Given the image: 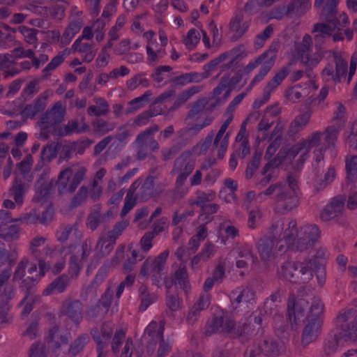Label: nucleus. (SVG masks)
<instances>
[{"label": "nucleus", "instance_id": "1", "mask_svg": "<svg viewBox=\"0 0 357 357\" xmlns=\"http://www.w3.org/2000/svg\"><path fill=\"white\" fill-rule=\"evenodd\" d=\"M296 226V220H291L284 232L282 239L288 246L294 244L298 251H303L318 240L320 230L315 225L304 226L300 230L297 229Z\"/></svg>", "mask_w": 357, "mask_h": 357}, {"label": "nucleus", "instance_id": "2", "mask_svg": "<svg viewBox=\"0 0 357 357\" xmlns=\"http://www.w3.org/2000/svg\"><path fill=\"white\" fill-rule=\"evenodd\" d=\"M280 277L295 284H307L313 278L311 269L307 268L305 262H295L287 257L278 270Z\"/></svg>", "mask_w": 357, "mask_h": 357}, {"label": "nucleus", "instance_id": "3", "mask_svg": "<svg viewBox=\"0 0 357 357\" xmlns=\"http://www.w3.org/2000/svg\"><path fill=\"white\" fill-rule=\"evenodd\" d=\"M336 326L340 337L345 342H357V309L348 308L340 312Z\"/></svg>", "mask_w": 357, "mask_h": 357}, {"label": "nucleus", "instance_id": "4", "mask_svg": "<svg viewBox=\"0 0 357 357\" xmlns=\"http://www.w3.org/2000/svg\"><path fill=\"white\" fill-rule=\"evenodd\" d=\"M84 167L79 168L74 174L72 167H67L61 171L56 181V185H58V191L59 194H63L66 191L73 193L75 191L81 181L84 178L86 174Z\"/></svg>", "mask_w": 357, "mask_h": 357}, {"label": "nucleus", "instance_id": "5", "mask_svg": "<svg viewBox=\"0 0 357 357\" xmlns=\"http://www.w3.org/2000/svg\"><path fill=\"white\" fill-rule=\"evenodd\" d=\"M288 189H284L278 193L275 197L278 209L282 213H287L296 208L298 204V198L296 195L297 181L292 176L287 177Z\"/></svg>", "mask_w": 357, "mask_h": 357}, {"label": "nucleus", "instance_id": "6", "mask_svg": "<svg viewBox=\"0 0 357 357\" xmlns=\"http://www.w3.org/2000/svg\"><path fill=\"white\" fill-rule=\"evenodd\" d=\"M65 113L66 110L63 107L62 104L60 102H57L51 109H47L42 115L38 124L43 130H46L51 127H56L63 120Z\"/></svg>", "mask_w": 357, "mask_h": 357}, {"label": "nucleus", "instance_id": "7", "mask_svg": "<svg viewBox=\"0 0 357 357\" xmlns=\"http://www.w3.org/2000/svg\"><path fill=\"white\" fill-rule=\"evenodd\" d=\"M326 253L324 249H319L312 259L305 261L307 268L312 270V274L315 273L318 283L321 287L324 285L326 281Z\"/></svg>", "mask_w": 357, "mask_h": 357}, {"label": "nucleus", "instance_id": "8", "mask_svg": "<svg viewBox=\"0 0 357 357\" xmlns=\"http://www.w3.org/2000/svg\"><path fill=\"white\" fill-rule=\"evenodd\" d=\"M322 320L321 318H306V324L301 335V344L306 347L315 342L321 333Z\"/></svg>", "mask_w": 357, "mask_h": 357}, {"label": "nucleus", "instance_id": "9", "mask_svg": "<svg viewBox=\"0 0 357 357\" xmlns=\"http://www.w3.org/2000/svg\"><path fill=\"white\" fill-rule=\"evenodd\" d=\"M307 302L305 300L296 301L294 297L289 299L287 303V322L290 324L291 330L295 331L296 326L304 317V305H307Z\"/></svg>", "mask_w": 357, "mask_h": 357}, {"label": "nucleus", "instance_id": "10", "mask_svg": "<svg viewBox=\"0 0 357 357\" xmlns=\"http://www.w3.org/2000/svg\"><path fill=\"white\" fill-rule=\"evenodd\" d=\"M258 348L266 357H278L284 351V342L273 337H264L259 342Z\"/></svg>", "mask_w": 357, "mask_h": 357}, {"label": "nucleus", "instance_id": "11", "mask_svg": "<svg viewBox=\"0 0 357 357\" xmlns=\"http://www.w3.org/2000/svg\"><path fill=\"white\" fill-rule=\"evenodd\" d=\"M61 314L66 315L75 325L83 318V305L79 300L66 299L63 302Z\"/></svg>", "mask_w": 357, "mask_h": 357}, {"label": "nucleus", "instance_id": "12", "mask_svg": "<svg viewBox=\"0 0 357 357\" xmlns=\"http://www.w3.org/2000/svg\"><path fill=\"white\" fill-rule=\"evenodd\" d=\"M346 197L338 195L335 197L328 204L321 214V218L324 221H328L342 214L344 208Z\"/></svg>", "mask_w": 357, "mask_h": 357}, {"label": "nucleus", "instance_id": "13", "mask_svg": "<svg viewBox=\"0 0 357 357\" xmlns=\"http://www.w3.org/2000/svg\"><path fill=\"white\" fill-rule=\"evenodd\" d=\"M47 98L46 95L40 94L33 104L26 105L21 112L22 118L33 119L37 114L43 112L47 106Z\"/></svg>", "mask_w": 357, "mask_h": 357}, {"label": "nucleus", "instance_id": "14", "mask_svg": "<svg viewBox=\"0 0 357 357\" xmlns=\"http://www.w3.org/2000/svg\"><path fill=\"white\" fill-rule=\"evenodd\" d=\"M70 284V278L68 275L62 274L56 277L50 283L43 291V295L48 296L53 294H61L66 291Z\"/></svg>", "mask_w": 357, "mask_h": 357}, {"label": "nucleus", "instance_id": "15", "mask_svg": "<svg viewBox=\"0 0 357 357\" xmlns=\"http://www.w3.org/2000/svg\"><path fill=\"white\" fill-rule=\"evenodd\" d=\"M159 130L157 125H153L147 128L145 131L139 133L136 138L135 142L138 144L137 159L139 160H144L147 156L146 145L145 144L147 137Z\"/></svg>", "mask_w": 357, "mask_h": 357}, {"label": "nucleus", "instance_id": "16", "mask_svg": "<svg viewBox=\"0 0 357 357\" xmlns=\"http://www.w3.org/2000/svg\"><path fill=\"white\" fill-rule=\"evenodd\" d=\"M15 294V289L14 287H6L4 289L5 297L2 298L0 301V324L6 323L8 321V312L11 308L10 301L14 298Z\"/></svg>", "mask_w": 357, "mask_h": 357}, {"label": "nucleus", "instance_id": "17", "mask_svg": "<svg viewBox=\"0 0 357 357\" xmlns=\"http://www.w3.org/2000/svg\"><path fill=\"white\" fill-rule=\"evenodd\" d=\"M243 77V73L241 70L236 71L234 76L230 78L229 73L224 75L218 84V86L213 89V93L214 96H217L221 94L228 86L234 87L235 85L238 84Z\"/></svg>", "mask_w": 357, "mask_h": 357}, {"label": "nucleus", "instance_id": "18", "mask_svg": "<svg viewBox=\"0 0 357 357\" xmlns=\"http://www.w3.org/2000/svg\"><path fill=\"white\" fill-rule=\"evenodd\" d=\"M275 236H264L257 243V249L261 258L266 261L268 260L272 255L273 248L277 241Z\"/></svg>", "mask_w": 357, "mask_h": 357}, {"label": "nucleus", "instance_id": "19", "mask_svg": "<svg viewBox=\"0 0 357 357\" xmlns=\"http://www.w3.org/2000/svg\"><path fill=\"white\" fill-rule=\"evenodd\" d=\"M56 183L54 179H51L47 183H36V196L34 199L37 202H46L52 192L54 190Z\"/></svg>", "mask_w": 357, "mask_h": 357}, {"label": "nucleus", "instance_id": "20", "mask_svg": "<svg viewBox=\"0 0 357 357\" xmlns=\"http://www.w3.org/2000/svg\"><path fill=\"white\" fill-rule=\"evenodd\" d=\"M243 15L241 13L236 14L229 22V29L231 31L235 32L231 37L233 41H236L240 39L242 36L248 31L249 25L247 22L243 23L242 25Z\"/></svg>", "mask_w": 357, "mask_h": 357}, {"label": "nucleus", "instance_id": "21", "mask_svg": "<svg viewBox=\"0 0 357 357\" xmlns=\"http://www.w3.org/2000/svg\"><path fill=\"white\" fill-rule=\"evenodd\" d=\"M172 276L174 280V285H179L186 294L190 291V286L185 265L181 264Z\"/></svg>", "mask_w": 357, "mask_h": 357}, {"label": "nucleus", "instance_id": "22", "mask_svg": "<svg viewBox=\"0 0 357 357\" xmlns=\"http://www.w3.org/2000/svg\"><path fill=\"white\" fill-rule=\"evenodd\" d=\"M311 116V113L305 112L298 116L290 123L288 130V135L290 137L294 136L307 124Z\"/></svg>", "mask_w": 357, "mask_h": 357}, {"label": "nucleus", "instance_id": "23", "mask_svg": "<svg viewBox=\"0 0 357 357\" xmlns=\"http://www.w3.org/2000/svg\"><path fill=\"white\" fill-rule=\"evenodd\" d=\"M139 298L141 301V303L139 306V310L140 312L145 311L149 305L153 303L158 298V296L154 293H150L148 291V287L142 284L139 288Z\"/></svg>", "mask_w": 357, "mask_h": 357}, {"label": "nucleus", "instance_id": "24", "mask_svg": "<svg viewBox=\"0 0 357 357\" xmlns=\"http://www.w3.org/2000/svg\"><path fill=\"white\" fill-rule=\"evenodd\" d=\"M333 56L335 63V75L333 80L335 82H340L342 77L347 70V61L338 52H333Z\"/></svg>", "mask_w": 357, "mask_h": 357}, {"label": "nucleus", "instance_id": "25", "mask_svg": "<svg viewBox=\"0 0 357 357\" xmlns=\"http://www.w3.org/2000/svg\"><path fill=\"white\" fill-rule=\"evenodd\" d=\"M90 337L86 333L79 335L70 344L68 349V354L76 356L80 353L86 345L89 342Z\"/></svg>", "mask_w": 357, "mask_h": 357}, {"label": "nucleus", "instance_id": "26", "mask_svg": "<svg viewBox=\"0 0 357 357\" xmlns=\"http://www.w3.org/2000/svg\"><path fill=\"white\" fill-rule=\"evenodd\" d=\"M155 177L149 176L145 179L140 188L139 198L142 201H147L154 195Z\"/></svg>", "mask_w": 357, "mask_h": 357}, {"label": "nucleus", "instance_id": "27", "mask_svg": "<svg viewBox=\"0 0 357 357\" xmlns=\"http://www.w3.org/2000/svg\"><path fill=\"white\" fill-rule=\"evenodd\" d=\"M25 194L24 183L22 180L16 177L13 181V186L10 189V196L13 197L17 205L23 203V197Z\"/></svg>", "mask_w": 357, "mask_h": 357}, {"label": "nucleus", "instance_id": "28", "mask_svg": "<svg viewBox=\"0 0 357 357\" xmlns=\"http://www.w3.org/2000/svg\"><path fill=\"white\" fill-rule=\"evenodd\" d=\"M20 228L18 225H12L0 227V238L5 241H13L19 238Z\"/></svg>", "mask_w": 357, "mask_h": 357}, {"label": "nucleus", "instance_id": "29", "mask_svg": "<svg viewBox=\"0 0 357 357\" xmlns=\"http://www.w3.org/2000/svg\"><path fill=\"white\" fill-rule=\"evenodd\" d=\"M169 256V251L167 250L161 252L154 259L149 260V269L150 273H162L165 268V264Z\"/></svg>", "mask_w": 357, "mask_h": 357}, {"label": "nucleus", "instance_id": "30", "mask_svg": "<svg viewBox=\"0 0 357 357\" xmlns=\"http://www.w3.org/2000/svg\"><path fill=\"white\" fill-rule=\"evenodd\" d=\"M204 79V76L201 73L191 72L176 76L172 79V82L178 85H185L191 82H199Z\"/></svg>", "mask_w": 357, "mask_h": 357}, {"label": "nucleus", "instance_id": "31", "mask_svg": "<svg viewBox=\"0 0 357 357\" xmlns=\"http://www.w3.org/2000/svg\"><path fill=\"white\" fill-rule=\"evenodd\" d=\"M116 240L109 235L102 234L100 236L97 243V248L100 246V252L102 256L108 255L113 250Z\"/></svg>", "mask_w": 357, "mask_h": 357}, {"label": "nucleus", "instance_id": "32", "mask_svg": "<svg viewBox=\"0 0 357 357\" xmlns=\"http://www.w3.org/2000/svg\"><path fill=\"white\" fill-rule=\"evenodd\" d=\"M310 8V0H294L288 5V12L291 15L295 13L297 15H301Z\"/></svg>", "mask_w": 357, "mask_h": 357}, {"label": "nucleus", "instance_id": "33", "mask_svg": "<svg viewBox=\"0 0 357 357\" xmlns=\"http://www.w3.org/2000/svg\"><path fill=\"white\" fill-rule=\"evenodd\" d=\"M152 96L151 91H146L143 95L139 97L135 98L129 102L130 107L126 109V113L127 114H131L144 105V102H147Z\"/></svg>", "mask_w": 357, "mask_h": 357}, {"label": "nucleus", "instance_id": "34", "mask_svg": "<svg viewBox=\"0 0 357 357\" xmlns=\"http://www.w3.org/2000/svg\"><path fill=\"white\" fill-rule=\"evenodd\" d=\"M39 278L27 277L25 279H22L19 288L21 291H24L26 295L35 296L36 286L39 281Z\"/></svg>", "mask_w": 357, "mask_h": 357}, {"label": "nucleus", "instance_id": "35", "mask_svg": "<svg viewBox=\"0 0 357 357\" xmlns=\"http://www.w3.org/2000/svg\"><path fill=\"white\" fill-rule=\"evenodd\" d=\"M339 0H327L321 12V17L326 22L337 15V6Z\"/></svg>", "mask_w": 357, "mask_h": 357}, {"label": "nucleus", "instance_id": "36", "mask_svg": "<svg viewBox=\"0 0 357 357\" xmlns=\"http://www.w3.org/2000/svg\"><path fill=\"white\" fill-rule=\"evenodd\" d=\"M262 152L256 150L253 154L252 160L248 164L245 170V176L250 179L254 175L255 172L259 168L260 165Z\"/></svg>", "mask_w": 357, "mask_h": 357}, {"label": "nucleus", "instance_id": "37", "mask_svg": "<svg viewBox=\"0 0 357 357\" xmlns=\"http://www.w3.org/2000/svg\"><path fill=\"white\" fill-rule=\"evenodd\" d=\"M164 326L160 325L159 327V331L157 333V340L160 341L159 348L158 349V357L166 356L171 350L170 344L168 342H166L164 340Z\"/></svg>", "mask_w": 357, "mask_h": 357}, {"label": "nucleus", "instance_id": "38", "mask_svg": "<svg viewBox=\"0 0 357 357\" xmlns=\"http://www.w3.org/2000/svg\"><path fill=\"white\" fill-rule=\"evenodd\" d=\"M274 63L275 56H272L271 57H269L266 61H265L263 65L261 66L258 74L256 75L253 78L252 84H257V82L261 81L271 70Z\"/></svg>", "mask_w": 357, "mask_h": 357}, {"label": "nucleus", "instance_id": "39", "mask_svg": "<svg viewBox=\"0 0 357 357\" xmlns=\"http://www.w3.org/2000/svg\"><path fill=\"white\" fill-rule=\"evenodd\" d=\"M342 339L340 337V334L331 335L326 340L324 343V352L327 355L334 354L338 349L339 341Z\"/></svg>", "mask_w": 357, "mask_h": 357}, {"label": "nucleus", "instance_id": "40", "mask_svg": "<svg viewBox=\"0 0 357 357\" xmlns=\"http://www.w3.org/2000/svg\"><path fill=\"white\" fill-rule=\"evenodd\" d=\"M340 131V126L336 127L331 126L326 128V130L322 132V135H324V139L328 146H335V142L337 139V136Z\"/></svg>", "mask_w": 357, "mask_h": 357}, {"label": "nucleus", "instance_id": "41", "mask_svg": "<svg viewBox=\"0 0 357 357\" xmlns=\"http://www.w3.org/2000/svg\"><path fill=\"white\" fill-rule=\"evenodd\" d=\"M92 125L95 128L94 132L101 135L113 130L116 126L115 123H108L103 119H96L93 122Z\"/></svg>", "mask_w": 357, "mask_h": 357}, {"label": "nucleus", "instance_id": "42", "mask_svg": "<svg viewBox=\"0 0 357 357\" xmlns=\"http://www.w3.org/2000/svg\"><path fill=\"white\" fill-rule=\"evenodd\" d=\"M347 178L353 182L357 179V155H354L349 160H346Z\"/></svg>", "mask_w": 357, "mask_h": 357}, {"label": "nucleus", "instance_id": "43", "mask_svg": "<svg viewBox=\"0 0 357 357\" xmlns=\"http://www.w3.org/2000/svg\"><path fill=\"white\" fill-rule=\"evenodd\" d=\"M334 31V27L326 23H317L314 24L312 32L325 38H329Z\"/></svg>", "mask_w": 357, "mask_h": 357}, {"label": "nucleus", "instance_id": "44", "mask_svg": "<svg viewBox=\"0 0 357 357\" xmlns=\"http://www.w3.org/2000/svg\"><path fill=\"white\" fill-rule=\"evenodd\" d=\"M58 153H56V149H53L52 143H49L43 147L40 152V160L43 163H50L53 159H54Z\"/></svg>", "mask_w": 357, "mask_h": 357}, {"label": "nucleus", "instance_id": "45", "mask_svg": "<svg viewBox=\"0 0 357 357\" xmlns=\"http://www.w3.org/2000/svg\"><path fill=\"white\" fill-rule=\"evenodd\" d=\"M199 34L195 29L189 30L186 37L184 38V43L189 50H193L199 42Z\"/></svg>", "mask_w": 357, "mask_h": 357}, {"label": "nucleus", "instance_id": "46", "mask_svg": "<svg viewBox=\"0 0 357 357\" xmlns=\"http://www.w3.org/2000/svg\"><path fill=\"white\" fill-rule=\"evenodd\" d=\"M39 80L35 79L31 82H29L26 87L23 89L21 96L20 99L24 102L29 100L33 94L38 92V89H36V86L38 84Z\"/></svg>", "mask_w": 357, "mask_h": 357}, {"label": "nucleus", "instance_id": "47", "mask_svg": "<svg viewBox=\"0 0 357 357\" xmlns=\"http://www.w3.org/2000/svg\"><path fill=\"white\" fill-rule=\"evenodd\" d=\"M328 22L331 25V27H334V31L335 29L340 31L349 24V20L346 13H342L338 17L335 15L328 20Z\"/></svg>", "mask_w": 357, "mask_h": 357}, {"label": "nucleus", "instance_id": "48", "mask_svg": "<svg viewBox=\"0 0 357 357\" xmlns=\"http://www.w3.org/2000/svg\"><path fill=\"white\" fill-rule=\"evenodd\" d=\"M254 296L255 293L253 291L249 289H243L232 301L234 308L236 309L238 304L241 302L249 303Z\"/></svg>", "mask_w": 357, "mask_h": 357}, {"label": "nucleus", "instance_id": "49", "mask_svg": "<svg viewBox=\"0 0 357 357\" xmlns=\"http://www.w3.org/2000/svg\"><path fill=\"white\" fill-rule=\"evenodd\" d=\"M261 312H264L266 315L273 317L275 321H280L282 318V315L278 313L277 305L270 301L266 300L263 310Z\"/></svg>", "mask_w": 357, "mask_h": 357}, {"label": "nucleus", "instance_id": "50", "mask_svg": "<svg viewBox=\"0 0 357 357\" xmlns=\"http://www.w3.org/2000/svg\"><path fill=\"white\" fill-rule=\"evenodd\" d=\"M223 323V317H215L212 321L206 325V335H211L212 334L220 331L222 333V326Z\"/></svg>", "mask_w": 357, "mask_h": 357}, {"label": "nucleus", "instance_id": "51", "mask_svg": "<svg viewBox=\"0 0 357 357\" xmlns=\"http://www.w3.org/2000/svg\"><path fill=\"white\" fill-rule=\"evenodd\" d=\"M20 32L24 36L25 40L29 43L33 44L37 41L36 35L38 30L35 28H29L25 26H19Z\"/></svg>", "mask_w": 357, "mask_h": 357}, {"label": "nucleus", "instance_id": "52", "mask_svg": "<svg viewBox=\"0 0 357 357\" xmlns=\"http://www.w3.org/2000/svg\"><path fill=\"white\" fill-rule=\"evenodd\" d=\"M321 136V132H315L309 136L307 139L301 142L302 144L305 145L306 152H309L312 148L317 146L319 144Z\"/></svg>", "mask_w": 357, "mask_h": 357}, {"label": "nucleus", "instance_id": "53", "mask_svg": "<svg viewBox=\"0 0 357 357\" xmlns=\"http://www.w3.org/2000/svg\"><path fill=\"white\" fill-rule=\"evenodd\" d=\"M192 155L190 151H183L174 161V168L172 172H180L183 170L185 162H187Z\"/></svg>", "mask_w": 357, "mask_h": 357}, {"label": "nucleus", "instance_id": "54", "mask_svg": "<svg viewBox=\"0 0 357 357\" xmlns=\"http://www.w3.org/2000/svg\"><path fill=\"white\" fill-rule=\"evenodd\" d=\"M114 291L111 288H107L105 293L101 296L99 299L98 304L100 305V307H102L105 309V312H107L112 303V301L113 298Z\"/></svg>", "mask_w": 357, "mask_h": 357}, {"label": "nucleus", "instance_id": "55", "mask_svg": "<svg viewBox=\"0 0 357 357\" xmlns=\"http://www.w3.org/2000/svg\"><path fill=\"white\" fill-rule=\"evenodd\" d=\"M284 16H291V13L288 12V6H275L270 13V17L272 19L280 20Z\"/></svg>", "mask_w": 357, "mask_h": 357}, {"label": "nucleus", "instance_id": "56", "mask_svg": "<svg viewBox=\"0 0 357 357\" xmlns=\"http://www.w3.org/2000/svg\"><path fill=\"white\" fill-rule=\"evenodd\" d=\"M324 305L319 299H314L310 308V314L307 318H321L320 314L323 312Z\"/></svg>", "mask_w": 357, "mask_h": 357}, {"label": "nucleus", "instance_id": "57", "mask_svg": "<svg viewBox=\"0 0 357 357\" xmlns=\"http://www.w3.org/2000/svg\"><path fill=\"white\" fill-rule=\"evenodd\" d=\"M29 264V259L26 257L23 258L17 264L16 269L14 272L13 280L17 281L22 280L26 273V268Z\"/></svg>", "mask_w": 357, "mask_h": 357}, {"label": "nucleus", "instance_id": "58", "mask_svg": "<svg viewBox=\"0 0 357 357\" xmlns=\"http://www.w3.org/2000/svg\"><path fill=\"white\" fill-rule=\"evenodd\" d=\"M249 328L250 325L246 323L239 324L238 327H236V331L234 333L233 338H238L241 341H246L249 338Z\"/></svg>", "mask_w": 357, "mask_h": 357}, {"label": "nucleus", "instance_id": "59", "mask_svg": "<svg viewBox=\"0 0 357 357\" xmlns=\"http://www.w3.org/2000/svg\"><path fill=\"white\" fill-rule=\"evenodd\" d=\"M103 218L104 217L101 216V214L99 211H95L94 213L89 215L86 220L88 227L90 228L92 231L96 230Z\"/></svg>", "mask_w": 357, "mask_h": 357}, {"label": "nucleus", "instance_id": "60", "mask_svg": "<svg viewBox=\"0 0 357 357\" xmlns=\"http://www.w3.org/2000/svg\"><path fill=\"white\" fill-rule=\"evenodd\" d=\"M182 149L181 144L177 143L170 148L164 149L161 151L162 159L165 161L173 158Z\"/></svg>", "mask_w": 357, "mask_h": 357}, {"label": "nucleus", "instance_id": "61", "mask_svg": "<svg viewBox=\"0 0 357 357\" xmlns=\"http://www.w3.org/2000/svg\"><path fill=\"white\" fill-rule=\"evenodd\" d=\"M236 321L230 317H223V323L222 326V333L230 335L233 338V335L236 331Z\"/></svg>", "mask_w": 357, "mask_h": 357}, {"label": "nucleus", "instance_id": "62", "mask_svg": "<svg viewBox=\"0 0 357 357\" xmlns=\"http://www.w3.org/2000/svg\"><path fill=\"white\" fill-rule=\"evenodd\" d=\"M82 267L79 265L78 262V257L75 255H73L70 257L69 261V268H68V273L70 275V276L73 277H77L79 271L81 270Z\"/></svg>", "mask_w": 357, "mask_h": 357}, {"label": "nucleus", "instance_id": "63", "mask_svg": "<svg viewBox=\"0 0 357 357\" xmlns=\"http://www.w3.org/2000/svg\"><path fill=\"white\" fill-rule=\"evenodd\" d=\"M126 333L123 330L117 331L112 339V349L114 353H118L119 351V346L123 343Z\"/></svg>", "mask_w": 357, "mask_h": 357}, {"label": "nucleus", "instance_id": "64", "mask_svg": "<svg viewBox=\"0 0 357 357\" xmlns=\"http://www.w3.org/2000/svg\"><path fill=\"white\" fill-rule=\"evenodd\" d=\"M166 305L171 311H177L180 308V300L178 294H167Z\"/></svg>", "mask_w": 357, "mask_h": 357}]
</instances>
